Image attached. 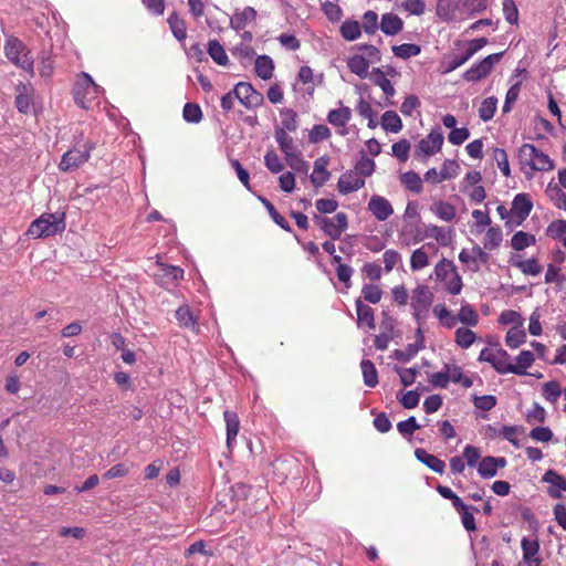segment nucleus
Listing matches in <instances>:
<instances>
[{
    "label": "nucleus",
    "instance_id": "f257e3e1",
    "mask_svg": "<svg viewBox=\"0 0 566 566\" xmlns=\"http://www.w3.org/2000/svg\"><path fill=\"white\" fill-rule=\"evenodd\" d=\"M517 159L521 170L528 177L534 171H551L554 169V161L532 144H523L517 151Z\"/></svg>",
    "mask_w": 566,
    "mask_h": 566
},
{
    "label": "nucleus",
    "instance_id": "f03ea898",
    "mask_svg": "<svg viewBox=\"0 0 566 566\" xmlns=\"http://www.w3.org/2000/svg\"><path fill=\"white\" fill-rule=\"evenodd\" d=\"M7 59L17 67L22 69L31 76L34 75V60L27 45L15 36H9L4 43Z\"/></svg>",
    "mask_w": 566,
    "mask_h": 566
},
{
    "label": "nucleus",
    "instance_id": "7ed1b4c3",
    "mask_svg": "<svg viewBox=\"0 0 566 566\" xmlns=\"http://www.w3.org/2000/svg\"><path fill=\"white\" fill-rule=\"evenodd\" d=\"M65 230L64 213H43L31 222L27 234L35 239L62 233Z\"/></svg>",
    "mask_w": 566,
    "mask_h": 566
},
{
    "label": "nucleus",
    "instance_id": "20e7f679",
    "mask_svg": "<svg viewBox=\"0 0 566 566\" xmlns=\"http://www.w3.org/2000/svg\"><path fill=\"white\" fill-rule=\"evenodd\" d=\"M434 280L441 282L451 295H458L463 287L462 277L451 260L441 259L433 269Z\"/></svg>",
    "mask_w": 566,
    "mask_h": 566
},
{
    "label": "nucleus",
    "instance_id": "39448f33",
    "mask_svg": "<svg viewBox=\"0 0 566 566\" xmlns=\"http://www.w3.org/2000/svg\"><path fill=\"white\" fill-rule=\"evenodd\" d=\"M102 88L97 85L90 74L82 72L77 75L76 83L73 87V97L81 108L88 109L91 102L95 99Z\"/></svg>",
    "mask_w": 566,
    "mask_h": 566
},
{
    "label": "nucleus",
    "instance_id": "423d86ee",
    "mask_svg": "<svg viewBox=\"0 0 566 566\" xmlns=\"http://www.w3.org/2000/svg\"><path fill=\"white\" fill-rule=\"evenodd\" d=\"M313 221L332 240H338L348 228V217L345 212H337L333 218L314 214Z\"/></svg>",
    "mask_w": 566,
    "mask_h": 566
},
{
    "label": "nucleus",
    "instance_id": "0eeeda50",
    "mask_svg": "<svg viewBox=\"0 0 566 566\" xmlns=\"http://www.w3.org/2000/svg\"><path fill=\"white\" fill-rule=\"evenodd\" d=\"M533 209V202L527 193H518L514 197L510 209V218L505 227L513 228L521 226L530 216Z\"/></svg>",
    "mask_w": 566,
    "mask_h": 566
},
{
    "label": "nucleus",
    "instance_id": "6e6552de",
    "mask_svg": "<svg viewBox=\"0 0 566 566\" xmlns=\"http://www.w3.org/2000/svg\"><path fill=\"white\" fill-rule=\"evenodd\" d=\"M478 360L489 363L501 375L510 374V370H513L510 368V354L501 347L483 348L480 352Z\"/></svg>",
    "mask_w": 566,
    "mask_h": 566
},
{
    "label": "nucleus",
    "instance_id": "1a4fd4ad",
    "mask_svg": "<svg viewBox=\"0 0 566 566\" xmlns=\"http://www.w3.org/2000/svg\"><path fill=\"white\" fill-rule=\"evenodd\" d=\"M433 293L430 287L424 284L418 285L411 294V307L413 310V316L419 321L423 318L432 305Z\"/></svg>",
    "mask_w": 566,
    "mask_h": 566
},
{
    "label": "nucleus",
    "instance_id": "9d476101",
    "mask_svg": "<svg viewBox=\"0 0 566 566\" xmlns=\"http://www.w3.org/2000/svg\"><path fill=\"white\" fill-rule=\"evenodd\" d=\"M233 94L248 109L256 108L264 102L263 95L248 82H239L233 88Z\"/></svg>",
    "mask_w": 566,
    "mask_h": 566
},
{
    "label": "nucleus",
    "instance_id": "9b49d317",
    "mask_svg": "<svg viewBox=\"0 0 566 566\" xmlns=\"http://www.w3.org/2000/svg\"><path fill=\"white\" fill-rule=\"evenodd\" d=\"M502 53H493L484 57L479 63L473 64L463 73L467 82H476L486 77L493 70L494 65L501 60Z\"/></svg>",
    "mask_w": 566,
    "mask_h": 566
},
{
    "label": "nucleus",
    "instance_id": "f8f14e48",
    "mask_svg": "<svg viewBox=\"0 0 566 566\" xmlns=\"http://www.w3.org/2000/svg\"><path fill=\"white\" fill-rule=\"evenodd\" d=\"M91 145H84L83 149L72 148L67 150L60 161L59 168L62 171H73L85 164L91 157Z\"/></svg>",
    "mask_w": 566,
    "mask_h": 566
},
{
    "label": "nucleus",
    "instance_id": "ddd939ff",
    "mask_svg": "<svg viewBox=\"0 0 566 566\" xmlns=\"http://www.w3.org/2000/svg\"><path fill=\"white\" fill-rule=\"evenodd\" d=\"M443 145V135L439 130H431L429 135H427L426 138H422L415 150V156L417 158H426L429 156H432L440 151L441 147Z\"/></svg>",
    "mask_w": 566,
    "mask_h": 566
},
{
    "label": "nucleus",
    "instance_id": "4468645a",
    "mask_svg": "<svg viewBox=\"0 0 566 566\" xmlns=\"http://www.w3.org/2000/svg\"><path fill=\"white\" fill-rule=\"evenodd\" d=\"M539 547L537 538L523 537L521 541L522 560L517 566H541Z\"/></svg>",
    "mask_w": 566,
    "mask_h": 566
},
{
    "label": "nucleus",
    "instance_id": "2eb2a0df",
    "mask_svg": "<svg viewBox=\"0 0 566 566\" xmlns=\"http://www.w3.org/2000/svg\"><path fill=\"white\" fill-rule=\"evenodd\" d=\"M368 210L378 221H385L394 213V208L389 200L378 195L371 196L368 202Z\"/></svg>",
    "mask_w": 566,
    "mask_h": 566
},
{
    "label": "nucleus",
    "instance_id": "dca6fc26",
    "mask_svg": "<svg viewBox=\"0 0 566 566\" xmlns=\"http://www.w3.org/2000/svg\"><path fill=\"white\" fill-rule=\"evenodd\" d=\"M490 255L479 244H474L471 251L463 249L459 253L460 262L467 265L474 264L473 271L479 270V263H488Z\"/></svg>",
    "mask_w": 566,
    "mask_h": 566
},
{
    "label": "nucleus",
    "instance_id": "f3484780",
    "mask_svg": "<svg viewBox=\"0 0 566 566\" xmlns=\"http://www.w3.org/2000/svg\"><path fill=\"white\" fill-rule=\"evenodd\" d=\"M427 250H432L434 253L438 252L437 245L432 242H428L416 249L410 256V268L412 271H419L429 265Z\"/></svg>",
    "mask_w": 566,
    "mask_h": 566
},
{
    "label": "nucleus",
    "instance_id": "a211bd4d",
    "mask_svg": "<svg viewBox=\"0 0 566 566\" xmlns=\"http://www.w3.org/2000/svg\"><path fill=\"white\" fill-rule=\"evenodd\" d=\"M365 180L358 177L354 171L343 174L337 182V189L340 193L347 195L363 188Z\"/></svg>",
    "mask_w": 566,
    "mask_h": 566
},
{
    "label": "nucleus",
    "instance_id": "6ab92c4d",
    "mask_svg": "<svg viewBox=\"0 0 566 566\" xmlns=\"http://www.w3.org/2000/svg\"><path fill=\"white\" fill-rule=\"evenodd\" d=\"M328 163L329 158L327 156H322L315 160L314 170L311 175V182L314 187H322L329 180L331 174L327 170Z\"/></svg>",
    "mask_w": 566,
    "mask_h": 566
},
{
    "label": "nucleus",
    "instance_id": "aec40b11",
    "mask_svg": "<svg viewBox=\"0 0 566 566\" xmlns=\"http://www.w3.org/2000/svg\"><path fill=\"white\" fill-rule=\"evenodd\" d=\"M543 481L551 483L553 486L557 488V489L551 488L548 490V494L553 499H560L562 497L560 491H566V478L562 476L554 470L546 471L545 474L543 475Z\"/></svg>",
    "mask_w": 566,
    "mask_h": 566
},
{
    "label": "nucleus",
    "instance_id": "412c9836",
    "mask_svg": "<svg viewBox=\"0 0 566 566\" xmlns=\"http://www.w3.org/2000/svg\"><path fill=\"white\" fill-rule=\"evenodd\" d=\"M369 78L375 85L381 88L387 99H390L391 97L395 96L396 90L391 82L386 77L381 69H373V71L369 74Z\"/></svg>",
    "mask_w": 566,
    "mask_h": 566
},
{
    "label": "nucleus",
    "instance_id": "4be33fe9",
    "mask_svg": "<svg viewBox=\"0 0 566 566\" xmlns=\"http://www.w3.org/2000/svg\"><path fill=\"white\" fill-rule=\"evenodd\" d=\"M418 461L427 465L433 472L443 474L446 463L433 454L428 453L424 449L418 448L415 451Z\"/></svg>",
    "mask_w": 566,
    "mask_h": 566
},
{
    "label": "nucleus",
    "instance_id": "5701e85b",
    "mask_svg": "<svg viewBox=\"0 0 566 566\" xmlns=\"http://www.w3.org/2000/svg\"><path fill=\"white\" fill-rule=\"evenodd\" d=\"M535 361V356L531 350H522L516 357V364L510 365V374H515L520 376L528 375L527 368H530Z\"/></svg>",
    "mask_w": 566,
    "mask_h": 566
},
{
    "label": "nucleus",
    "instance_id": "b1692460",
    "mask_svg": "<svg viewBox=\"0 0 566 566\" xmlns=\"http://www.w3.org/2000/svg\"><path fill=\"white\" fill-rule=\"evenodd\" d=\"M256 19V11L252 7H245L242 11L235 12L231 19V27L237 30H243L250 22Z\"/></svg>",
    "mask_w": 566,
    "mask_h": 566
},
{
    "label": "nucleus",
    "instance_id": "393cba45",
    "mask_svg": "<svg viewBox=\"0 0 566 566\" xmlns=\"http://www.w3.org/2000/svg\"><path fill=\"white\" fill-rule=\"evenodd\" d=\"M223 418L227 427V446L231 448L240 430V419L238 413L231 410H226Z\"/></svg>",
    "mask_w": 566,
    "mask_h": 566
},
{
    "label": "nucleus",
    "instance_id": "a878e982",
    "mask_svg": "<svg viewBox=\"0 0 566 566\" xmlns=\"http://www.w3.org/2000/svg\"><path fill=\"white\" fill-rule=\"evenodd\" d=\"M403 28V21L395 13H385L381 17L380 30L386 35H396Z\"/></svg>",
    "mask_w": 566,
    "mask_h": 566
},
{
    "label": "nucleus",
    "instance_id": "bb28decb",
    "mask_svg": "<svg viewBox=\"0 0 566 566\" xmlns=\"http://www.w3.org/2000/svg\"><path fill=\"white\" fill-rule=\"evenodd\" d=\"M348 70L360 78H366L369 73V63L365 60L364 55L354 54L346 61Z\"/></svg>",
    "mask_w": 566,
    "mask_h": 566
},
{
    "label": "nucleus",
    "instance_id": "cd10ccee",
    "mask_svg": "<svg viewBox=\"0 0 566 566\" xmlns=\"http://www.w3.org/2000/svg\"><path fill=\"white\" fill-rule=\"evenodd\" d=\"M426 234L427 237L434 239L441 247H448L452 240V230L444 229L443 227L437 224L428 226Z\"/></svg>",
    "mask_w": 566,
    "mask_h": 566
},
{
    "label": "nucleus",
    "instance_id": "c85d7f7f",
    "mask_svg": "<svg viewBox=\"0 0 566 566\" xmlns=\"http://www.w3.org/2000/svg\"><path fill=\"white\" fill-rule=\"evenodd\" d=\"M352 119V109L347 106H342L337 109H332L327 114V120L335 127H345Z\"/></svg>",
    "mask_w": 566,
    "mask_h": 566
},
{
    "label": "nucleus",
    "instance_id": "c756f323",
    "mask_svg": "<svg viewBox=\"0 0 566 566\" xmlns=\"http://www.w3.org/2000/svg\"><path fill=\"white\" fill-rule=\"evenodd\" d=\"M358 324H366L370 329L375 328L374 310L363 303L360 298L355 302Z\"/></svg>",
    "mask_w": 566,
    "mask_h": 566
},
{
    "label": "nucleus",
    "instance_id": "7c9ffc66",
    "mask_svg": "<svg viewBox=\"0 0 566 566\" xmlns=\"http://www.w3.org/2000/svg\"><path fill=\"white\" fill-rule=\"evenodd\" d=\"M255 73L259 77L266 81L273 76L274 62L268 55H260L255 60Z\"/></svg>",
    "mask_w": 566,
    "mask_h": 566
},
{
    "label": "nucleus",
    "instance_id": "2f4dec72",
    "mask_svg": "<svg viewBox=\"0 0 566 566\" xmlns=\"http://www.w3.org/2000/svg\"><path fill=\"white\" fill-rule=\"evenodd\" d=\"M446 370L448 374L449 382L460 384L465 389L473 386V380L463 375L462 368L458 365L446 364Z\"/></svg>",
    "mask_w": 566,
    "mask_h": 566
},
{
    "label": "nucleus",
    "instance_id": "473e14b6",
    "mask_svg": "<svg viewBox=\"0 0 566 566\" xmlns=\"http://www.w3.org/2000/svg\"><path fill=\"white\" fill-rule=\"evenodd\" d=\"M433 314L446 328H453L458 323L457 316L453 315L444 304H437L433 307Z\"/></svg>",
    "mask_w": 566,
    "mask_h": 566
},
{
    "label": "nucleus",
    "instance_id": "72a5a7b5",
    "mask_svg": "<svg viewBox=\"0 0 566 566\" xmlns=\"http://www.w3.org/2000/svg\"><path fill=\"white\" fill-rule=\"evenodd\" d=\"M401 185L413 193H420L423 189L422 179L415 171H407L400 176Z\"/></svg>",
    "mask_w": 566,
    "mask_h": 566
},
{
    "label": "nucleus",
    "instance_id": "f704fd0d",
    "mask_svg": "<svg viewBox=\"0 0 566 566\" xmlns=\"http://www.w3.org/2000/svg\"><path fill=\"white\" fill-rule=\"evenodd\" d=\"M381 127L386 132L399 133L402 129V122L394 111H387L381 116Z\"/></svg>",
    "mask_w": 566,
    "mask_h": 566
},
{
    "label": "nucleus",
    "instance_id": "c9c22d12",
    "mask_svg": "<svg viewBox=\"0 0 566 566\" xmlns=\"http://www.w3.org/2000/svg\"><path fill=\"white\" fill-rule=\"evenodd\" d=\"M457 4L453 0H438L436 14L443 21L450 22L454 19Z\"/></svg>",
    "mask_w": 566,
    "mask_h": 566
},
{
    "label": "nucleus",
    "instance_id": "e433bc0d",
    "mask_svg": "<svg viewBox=\"0 0 566 566\" xmlns=\"http://www.w3.org/2000/svg\"><path fill=\"white\" fill-rule=\"evenodd\" d=\"M536 242L535 235L524 231H517L511 239V247L515 251H522L527 247L534 245Z\"/></svg>",
    "mask_w": 566,
    "mask_h": 566
},
{
    "label": "nucleus",
    "instance_id": "4c0bfd02",
    "mask_svg": "<svg viewBox=\"0 0 566 566\" xmlns=\"http://www.w3.org/2000/svg\"><path fill=\"white\" fill-rule=\"evenodd\" d=\"M360 368L364 377V384L374 388L378 384V373L371 360L364 359L360 363Z\"/></svg>",
    "mask_w": 566,
    "mask_h": 566
},
{
    "label": "nucleus",
    "instance_id": "58836bf2",
    "mask_svg": "<svg viewBox=\"0 0 566 566\" xmlns=\"http://www.w3.org/2000/svg\"><path fill=\"white\" fill-rule=\"evenodd\" d=\"M339 32L346 41H355L361 34V27L356 20H346L342 23Z\"/></svg>",
    "mask_w": 566,
    "mask_h": 566
},
{
    "label": "nucleus",
    "instance_id": "ea45409f",
    "mask_svg": "<svg viewBox=\"0 0 566 566\" xmlns=\"http://www.w3.org/2000/svg\"><path fill=\"white\" fill-rule=\"evenodd\" d=\"M513 266L517 268L525 275H538L543 271V266L538 263L537 259L532 258L528 260L513 261Z\"/></svg>",
    "mask_w": 566,
    "mask_h": 566
},
{
    "label": "nucleus",
    "instance_id": "a19ab883",
    "mask_svg": "<svg viewBox=\"0 0 566 566\" xmlns=\"http://www.w3.org/2000/svg\"><path fill=\"white\" fill-rule=\"evenodd\" d=\"M525 340L526 333L523 327L520 326L511 327L505 336V344L512 349L517 348L520 345L524 344Z\"/></svg>",
    "mask_w": 566,
    "mask_h": 566
},
{
    "label": "nucleus",
    "instance_id": "79ce46f5",
    "mask_svg": "<svg viewBox=\"0 0 566 566\" xmlns=\"http://www.w3.org/2000/svg\"><path fill=\"white\" fill-rule=\"evenodd\" d=\"M476 339V334L467 327H459L454 333V342L461 348H469Z\"/></svg>",
    "mask_w": 566,
    "mask_h": 566
},
{
    "label": "nucleus",
    "instance_id": "37998d69",
    "mask_svg": "<svg viewBox=\"0 0 566 566\" xmlns=\"http://www.w3.org/2000/svg\"><path fill=\"white\" fill-rule=\"evenodd\" d=\"M208 53L218 65L224 66L229 62L223 46L217 40L209 41Z\"/></svg>",
    "mask_w": 566,
    "mask_h": 566
},
{
    "label": "nucleus",
    "instance_id": "c03bdc74",
    "mask_svg": "<svg viewBox=\"0 0 566 566\" xmlns=\"http://www.w3.org/2000/svg\"><path fill=\"white\" fill-rule=\"evenodd\" d=\"M503 240L502 230L500 227H490L484 237V249L495 250L497 249Z\"/></svg>",
    "mask_w": 566,
    "mask_h": 566
},
{
    "label": "nucleus",
    "instance_id": "a18cd8bd",
    "mask_svg": "<svg viewBox=\"0 0 566 566\" xmlns=\"http://www.w3.org/2000/svg\"><path fill=\"white\" fill-rule=\"evenodd\" d=\"M497 99L494 96L486 97L479 107V117L483 122H489L494 117L496 112Z\"/></svg>",
    "mask_w": 566,
    "mask_h": 566
},
{
    "label": "nucleus",
    "instance_id": "49530a36",
    "mask_svg": "<svg viewBox=\"0 0 566 566\" xmlns=\"http://www.w3.org/2000/svg\"><path fill=\"white\" fill-rule=\"evenodd\" d=\"M176 319L178 321V324L185 328L195 329L197 326V321L187 305L180 306L176 311Z\"/></svg>",
    "mask_w": 566,
    "mask_h": 566
},
{
    "label": "nucleus",
    "instance_id": "de8ad7c7",
    "mask_svg": "<svg viewBox=\"0 0 566 566\" xmlns=\"http://www.w3.org/2000/svg\"><path fill=\"white\" fill-rule=\"evenodd\" d=\"M392 53L395 56L407 60L412 56H417L421 52V48L418 44L413 43H403L400 45L392 46Z\"/></svg>",
    "mask_w": 566,
    "mask_h": 566
},
{
    "label": "nucleus",
    "instance_id": "09e8293b",
    "mask_svg": "<svg viewBox=\"0 0 566 566\" xmlns=\"http://www.w3.org/2000/svg\"><path fill=\"white\" fill-rule=\"evenodd\" d=\"M433 212L436 216L447 222L452 221L455 218V208L447 201H438L434 205Z\"/></svg>",
    "mask_w": 566,
    "mask_h": 566
},
{
    "label": "nucleus",
    "instance_id": "8fccbe9b",
    "mask_svg": "<svg viewBox=\"0 0 566 566\" xmlns=\"http://www.w3.org/2000/svg\"><path fill=\"white\" fill-rule=\"evenodd\" d=\"M168 23L174 36L182 41L187 36V28L185 20L180 19L176 13H172L168 18Z\"/></svg>",
    "mask_w": 566,
    "mask_h": 566
},
{
    "label": "nucleus",
    "instance_id": "3c124183",
    "mask_svg": "<svg viewBox=\"0 0 566 566\" xmlns=\"http://www.w3.org/2000/svg\"><path fill=\"white\" fill-rule=\"evenodd\" d=\"M563 390L558 381L551 380L543 385L542 395L551 403H555L560 397Z\"/></svg>",
    "mask_w": 566,
    "mask_h": 566
},
{
    "label": "nucleus",
    "instance_id": "603ef678",
    "mask_svg": "<svg viewBox=\"0 0 566 566\" xmlns=\"http://www.w3.org/2000/svg\"><path fill=\"white\" fill-rule=\"evenodd\" d=\"M458 322L468 326H475L479 323V315L470 304L462 305L457 316Z\"/></svg>",
    "mask_w": 566,
    "mask_h": 566
},
{
    "label": "nucleus",
    "instance_id": "864d4df0",
    "mask_svg": "<svg viewBox=\"0 0 566 566\" xmlns=\"http://www.w3.org/2000/svg\"><path fill=\"white\" fill-rule=\"evenodd\" d=\"M275 139L285 156L295 151L293 138L284 132V128L275 129Z\"/></svg>",
    "mask_w": 566,
    "mask_h": 566
},
{
    "label": "nucleus",
    "instance_id": "5fc2aeb1",
    "mask_svg": "<svg viewBox=\"0 0 566 566\" xmlns=\"http://www.w3.org/2000/svg\"><path fill=\"white\" fill-rule=\"evenodd\" d=\"M495 457H484L480 462L478 467V472L483 479H491L496 475L497 470L494 464Z\"/></svg>",
    "mask_w": 566,
    "mask_h": 566
},
{
    "label": "nucleus",
    "instance_id": "6e6d98bb",
    "mask_svg": "<svg viewBox=\"0 0 566 566\" xmlns=\"http://www.w3.org/2000/svg\"><path fill=\"white\" fill-rule=\"evenodd\" d=\"M355 49L359 52H363L361 55L365 56V60L369 64L379 63L381 61V53L375 45L363 43L356 44Z\"/></svg>",
    "mask_w": 566,
    "mask_h": 566
},
{
    "label": "nucleus",
    "instance_id": "4d7b16f0",
    "mask_svg": "<svg viewBox=\"0 0 566 566\" xmlns=\"http://www.w3.org/2000/svg\"><path fill=\"white\" fill-rule=\"evenodd\" d=\"M281 127L284 132H295L297 129V114L291 108L281 111Z\"/></svg>",
    "mask_w": 566,
    "mask_h": 566
},
{
    "label": "nucleus",
    "instance_id": "13d9d810",
    "mask_svg": "<svg viewBox=\"0 0 566 566\" xmlns=\"http://www.w3.org/2000/svg\"><path fill=\"white\" fill-rule=\"evenodd\" d=\"M492 157L495 160V163H496L499 169L501 170L502 175L504 177H510L511 176V168H510V163H509V158H507L506 151L504 149H502V148H494Z\"/></svg>",
    "mask_w": 566,
    "mask_h": 566
},
{
    "label": "nucleus",
    "instance_id": "bf43d9fd",
    "mask_svg": "<svg viewBox=\"0 0 566 566\" xmlns=\"http://www.w3.org/2000/svg\"><path fill=\"white\" fill-rule=\"evenodd\" d=\"M286 164L295 171L307 174L308 164L302 158L300 151H294L287 156H285Z\"/></svg>",
    "mask_w": 566,
    "mask_h": 566
},
{
    "label": "nucleus",
    "instance_id": "052dcab7",
    "mask_svg": "<svg viewBox=\"0 0 566 566\" xmlns=\"http://www.w3.org/2000/svg\"><path fill=\"white\" fill-rule=\"evenodd\" d=\"M360 27L366 34L376 33L378 29V14L371 10L366 11L363 15V22Z\"/></svg>",
    "mask_w": 566,
    "mask_h": 566
},
{
    "label": "nucleus",
    "instance_id": "680f3d73",
    "mask_svg": "<svg viewBox=\"0 0 566 566\" xmlns=\"http://www.w3.org/2000/svg\"><path fill=\"white\" fill-rule=\"evenodd\" d=\"M184 119L188 123H199L202 119V111L198 104L187 103L182 109Z\"/></svg>",
    "mask_w": 566,
    "mask_h": 566
},
{
    "label": "nucleus",
    "instance_id": "e2e57ef3",
    "mask_svg": "<svg viewBox=\"0 0 566 566\" xmlns=\"http://www.w3.org/2000/svg\"><path fill=\"white\" fill-rule=\"evenodd\" d=\"M361 294L365 301L377 304L382 297V290L378 285L365 284L361 289Z\"/></svg>",
    "mask_w": 566,
    "mask_h": 566
},
{
    "label": "nucleus",
    "instance_id": "0e129e2a",
    "mask_svg": "<svg viewBox=\"0 0 566 566\" xmlns=\"http://www.w3.org/2000/svg\"><path fill=\"white\" fill-rule=\"evenodd\" d=\"M410 143L401 139L391 146L392 155L401 163H406L409 158Z\"/></svg>",
    "mask_w": 566,
    "mask_h": 566
},
{
    "label": "nucleus",
    "instance_id": "69168bd1",
    "mask_svg": "<svg viewBox=\"0 0 566 566\" xmlns=\"http://www.w3.org/2000/svg\"><path fill=\"white\" fill-rule=\"evenodd\" d=\"M264 164L265 167L273 174H279L284 168L279 155L273 149L266 151L264 156Z\"/></svg>",
    "mask_w": 566,
    "mask_h": 566
},
{
    "label": "nucleus",
    "instance_id": "338daca9",
    "mask_svg": "<svg viewBox=\"0 0 566 566\" xmlns=\"http://www.w3.org/2000/svg\"><path fill=\"white\" fill-rule=\"evenodd\" d=\"M502 10L505 17V20L510 24H516L518 21V9L514 0H503L502 1Z\"/></svg>",
    "mask_w": 566,
    "mask_h": 566
},
{
    "label": "nucleus",
    "instance_id": "774afa93",
    "mask_svg": "<svg viewBox=\"0 0 566 566\" xmlns=\"http://www.w3.org/2000/svg\"><path fill=\"white\" fill-rule=\"evenodd\" d=\"M331 137V129L322 124L314 125L310 130L308 139L313 144H317L322 140L328 139Z\"/></svg>",
    "mask_w": 566,
    "mask_h": 566
}]
</instances>
